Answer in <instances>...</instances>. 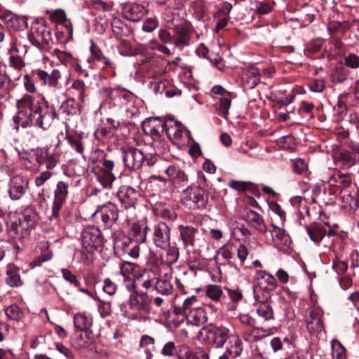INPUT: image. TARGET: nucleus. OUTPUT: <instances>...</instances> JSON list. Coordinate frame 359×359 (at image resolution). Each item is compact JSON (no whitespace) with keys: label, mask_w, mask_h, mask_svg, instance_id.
Returning <instances> with one entry per match:
<instances>
[{"label":"nucleus","mask_w":359,"mask_h":359,"mask_svg":"<svg viewBox=\"0 0 359 359\" xmlns=\"http://www.w3.org/2000/svg\"><path fill=\"white\" fill-rule=\"evenodd\" d=\"M36 161L39 164H46L48 170L53 169L59 162L60 156L48 147L37 148L34 152Z\"/></svg>","instance_id":"16"},{"label":"nucleus","mask_w":359,"mask_h":359,"mask_svg":"<svg viewBox=\"0 0 359 359\" xmlns=\"http://www.w3.org/2000/svg\"><path fill=\"white\" fill-rule=\"evenodd\" d=\"M306 229L311 240L315 243L320 242L326 234V230L319 224H311Z\"/></svg>","instance_id":"41"},{"label":"nucleus","mask_w":359,"mask_h":359,"mask_svg":"<svg viewBox=\"0 0 359 359\" xmlns=\"http://www.w3.org/2000/svg\"><path fill=\"white\" fill-rule=\"evenodd\" d=\"M85 91V83L83 81L79 79L74 81L68 90L69 94H72V95L77 97V98L83 102H84L86 97Z\"/></svg>","instance_id":"40"},{"label":"nucleus","mask_w":359,"mask_h":359,"mask_svg":"<svg viewBox=\"0 0 359 359\" xmlns=\"http://www.w3.org/2000/svg\"><path fill=\"white\" fill-rule=\"evenodd\" d=\"M180 201L191 210H203L208 203V194L201 187L191 185L182 192Z\"/></svg>","instance_id":"4"},{"label":"nucleus","mask_w":359,"mask_h":359,"mask_svg":"<svg viewBox=\"0 0 359 359\" xmlns=\"http://www.w3.org/2000/svg\"><path fill=\"white\" fill-rule=\"evenodd\" d=\"M122 153L124 164L130 170H139L144 164L148 166H151L154 164V161L152 158H147L144 153L137 148H123Z\"/></svg>","instance_id":"6"},{"label":"nucleus","mask_w":359,"mask_h":359,"mask_svg":"<svg viewBox=\"0 0 359 359\" xmlns=\"http://www.w3.org/2000/svg\"><path fill=\"white\" fill-rule=\"evenodd\" d=\"M129 306L130 309L137 312L134 314L133 318H137L142 313H147L149 311L150 302L146 294H138L135 291V294L130 295Z\"/></svg>","instance_id":"20"},{"label":"nucleus","mask_w":359,"mask_h":359,"mask_svg":"<svg viewBox=\"0 0 359 359\" xmlns=\"http://www.w3.org/2000/svg\"><path fill=\"white\" fill-rule=\"evenodd\" d=\"M187 274L188 271H184L175 278L176 286L183 293H187V292L185 291V286L188 284V280L186 279V276Z\"/></svg>","instance_id":"61"},{"label":"nucleus","mask_w":359,"mask_h":359,"mask_svg":"<svg viewBox=\"0 0 359 359\" xmlns=\"http://www.w3.org/2000/svg\"><path fill=\"white\" fill-rule=\"evenodd\" d=\"M252 184L250 182H243L238 180H231L229 187L239 191H246L251 187Z\"/></svg>","instance_id":"62"},{"label":"nucleus","mask_w":359,"mask_h":359,"mask_svg":"<svg viewBox=\"0 0 359 359\" xmlns=\"http://www.w3.org/2000/svg\"><path fill=\"white\" fill-rule=\"evenodd\" d=\"M270 233L274 245L278 248L284 250L289 248L291 244V239L284 229L273 226V229L270 230Z\"/></svg>","instance_id":"25"},{"label":"nucleus","mask_w":359,"mask_h":359,"mask_svg":"<svg viewBox=\"0 0 359 359\" xmlns=\"http://www.w3.org/2000/svg\"><path fill=\"white\" fill-rule=\"evenodd\" d=\"M332 359H346V349L337 339L332 341Z\"/></svg>","instance_id":"49"},{"label":"nucleus","mask_w":359,"mask_h":359,"mask_svg":"<svg viewBox=\"0 0 359 359\" xmlns=\"http://www.w3.org/2000/svg\"><path fill=\"white\" fill-rule=\"evenodd\" d=\"M153 241L158 248L164 249L170 245V229L165 222H159L153 229Z\"/></svg>","instance_id":"18"},{"label":"nucleus","mask_w":359,"mask_h":359,"mask_svg":"<svg viewBox=\"0 0 359 359\" xmlns=\"http://www.w3.org/2000/svg\"><path fill=\"white\" fill-rule=\"evenodd\" d=\"M60 111L67 116H74L79 112V105L75 98H69L62 103Z\"/></svg>","instance_id":"39"},{"label":"nucleus","mask_w":359,"mask_h":359,"mask_svg":"<svg viewBox=\"0 0 359 359\" xmlns=\"http://www.w3.org/2000/svg\"><path fill=\"white\" fill-rule=\"evenodd\" d=\"M149 227L147 225L133 222L130 227V234L133 236L135 243H144L147 239V233Z\"/></svg>","instance_id":"33"},{"label":"nucleus","mask_w":359,"mask_h":359,"mask_svg":"<svg viewBox=\"0 0 359 359\" xmlns=\"http://www.w3.org/2000/svg\"><path fill=\"white\" fill-rule=\"evenodd\" d=\"M83 247L90 253L101 251L104 247V238L101 231L95 226H88L81 232Z\"/></svg>","instance_id":"7"},{"label":"nucleus","mask_w":359,"mask_h":359,"mask_svg":"<svg viewBox=\"0 0 359 359\" xmlns=\"http://www.w3.org/2000/svg\"><path fill=\"white\" fill-rule=\"evenodd\" d=\"M119 220L122 222L130 224L133 222L136 218V208L135 206H122V209H118Z\"/></svg>","instance_id":"42"},{"label":"nucleus","mask_w":359,"mask_h":359,"mask_svg":"<svg viewBox=\"0 0 359 359\" xmlns=\"http://www.w3.org/2000/svg\"><path fill=\"white\" fill-rule=\"evenodd\" d=\"M140 194L131 187L123 186L118 191L121 206H135Z\"/></svg>","instance_id":"24"},{"label":"nucleus","mask_w":359,"mask_h":359,"mask_svg":"<svg viewBox=\"0 0 359 359\" xmlns=\"http://www.w3.org/2000/svg\"><path fill=\"white\" fill-rule=\"evenodd\" d=\"M344 64L352 69H357L359 67V57L353 53L349 54L344 58Z\"/></svg>","instance_id":"64"},{"label":"nucleus","mask_w":359,"mask_h":359,"mask_svg":"<svg viewBox=\"0 0 359 359\" xmlns=\"http://www.w3.org/2000/svg\"><path fill=\"white\" fill-rule=\"evenodd\" d=\"M1 19L8 28L20 31L28 27L26 16H20L12 13H8L1 16Z\"/></svg>","instance_id":"22"},{"label":"nucleus","mask_w":359,"mask_h":359,"mask_svg":"<svg viewBox=\"0 0 359 359\" xmlns=\"http://www.w3.org/2000/svg\"><path fill=\"white\" fill-rule=\"evenodd\" d=\"M348 122L355 126V130L353 131V135L359 142V114L357 112L351 113L348 116Z\"/></svg>","instance_id":"58"},{"label":"nucleus","mask_w":359,"mask_h":359,"mask_svg":"<svg viewBox=\"0 0 359 359\" xmlns=\"http://www.w3.org/2000/svg\"><path fill=\"white\" fill-rule=\"evenodd\" d=\"M61 273L62 278L70 284L73 285L75 287H80L81 283L77 279L76 276L68 269H62Z\"/></svg>","instance_id":"56"},{"label":"nucleus","mask_w":359,"mask_h":359,"mask_svg":"<svg viewBox=\"0 0 359 359\" xmlns=\"http://www.w3.org/2000/svg\"><path fill=\"white\" fill-rule=\"evenodd\" d=\"M167 127V123L159 118L150 117L142 122V128L144 133L152 137L154 141L160 140L161 133Z\"/></svg>","instance_id":"14"},{"label":"nucleus","mask_w":359,"mask_h":359,"mask_svg":"<svg viewBox=\"0 0 359 359\" xmlns=\"http://www.w3.org/2000/svg\"><path fill=\"white\" fill-rule=\"evenodd\" d=\"M37 217L35 213L25 212L10 215L7 223V232L13 238L22 240L27 237L35 227Z\"/></svg>","instance_id":"1"},{"label":"nucleus","mask_w":359,"mask_h":359,"mask_svg":"<svg viewBox=\"0 0 359 359\" xmlns=\"http://www.w3.org/2000/svg\"><path fill=\"white\" fill-rule=\"evenodd\" d=\"M35 79L32 73L30 74H25L23 77V86L28 94L34 93L36 92V88L34 81Z\"/></svg>","instance_id":"57"},{"label":"nucleus","mask_w":359,"mask_h":359,"mask_svg":"<svg viewBox=\"0 0 359 359\" xmlns=\"http://www.w3.org/2000/svg\"><path fill=\"white\" fill-rule=\"evenodd\" d=\"M69 183L67 181H59L54 191V201L52 208V217L57 218L61 208L65 203L69 194Z\"/></svg>","instance_id":"13"},{"label":"nucleus","mask_w":359,"mask_h":359,"mask_svg":"<svg viewBox=\"0 0 359 359\" xmlns=\"http://www.w3.org/2000/svg\"><path fill=\"white\" fill-rule=\"evenodd\" d=\"M52 257V251L48 248H46V249L39 256L30 262L29 266L32 269L41 266L43 262L50 260Z\"/></svg>","instance_id":"48"},{"label":"nucleus","mask_w":359,"mask_h":359,"mask_svg":"<svg viewBox=\"0 0 359 359\" xmlns=\"http://www.w3.org/2000/svg\"><path fill=\"white\" fill-rule=\"evenodd\" d=\"M245 220L251 224L255 229L261 233H265L267 231L266 225L261 215L254 210H248L244 216Z\"/></svg>","instance_id":"30"},{"label":"nucleus","mask_w":359,"mask_h":359,"mask_svg":"<svg viewBox=\"0 0 359 359\" xmlns=\"http://www.w3.org/2000/svg\"><path fill=\"white\" fill-rule=\"evenodd\" d=\"M348 71L344 67L337 68L335 72L331 74V79L333 83H342L347 79Z\"/></svg>","instance_id":"54"},{"label":"nucleus","mask_w":359,"mask_h":359,"mask_svg":"<svg viewBox=\"0 0 359 359\" xmlns=\"http://www.w3.org/2000/svg\"><path fill=\"white\" fill-rule=\"evenodd\" d=\"M243 83L248 89L255 88L261 81V74L259 69L253 66L248 67L243 75Z\"/></svg>","instance_id":"26"},{"label":"nucleus","mask_w":359,"mask_h":359,"mask_svg":"<svg viewBox=\"0 0 359 359\" xmlns=\"http://www.w3.org/2000/svg\"><path fill=\"white\" fill-rule=\"evenodd\" d=\"M93 341L92 331L80 332L72 339V344L76 348L81 349L89 346Z\"/></svg>","instance_id":"32"},{"label":"nucleus","mask_w":359,"mask_h":359,"mask_svg":"<svg viewBox=\"0 0 359 359\" xmlns=\"http://www.w3.org/2000/svg\"><path fill=\"white\" fill-rule=\"evenodd\" d=\"M148 12L149 10L146 6L137 2H128L122 6L123 18L134 22L141 21Z\"/></svg>","instance_id":"11"},{"label":"nucleus","mask_w":359,"mask_h":359,"mask_svg":"<svg viewBox=\"0 0 359 359\" xmlns=\"http://www.w3.org/2000/svg\"><path fill=\"white\" fill-rule=\"evenodd\" d=\"M66 140L69 146L76 151L79 154H83L84 151V144L81 138L74 137L73 135L67 134L66 135Z\"/></svg>","instance_id":"47"},{"label":"nucleus","mask_w":359,"mask_h":359,"mask_svg":"<svg viewBox=\"0 0 359 359\" xmlns=\"http://www.w3.org/2000/svg\"><path fill=\"white\" fill-rule=\"evenodd\" d=\"M223 292L219 285H208L206 287L205 294L206 296L215 302H218Z\"/></svg>","instance_id":"50"},{"label":"nucleus","mask_w":359,"mask_h":359,"mask_svg":"<svg viewBox=\"0 0 359 359\" xmlns=\"http://www.w3.org/2000/svg\"><path fill=\"white\" fill-rule=\"evenodd\" d=\"M173 32V43L176 48L182 50L189 45L191 34L190 25L188 22H184L175 25Z\"/></svg>","instance_id":"15"},{"label":"nucleus","mask_w":359,"mask_h":359,"mask_svg":"<svg viewBox=\"0 0 359 359\" xmlns=\"http://www.w3.org/2000/svg\"><path fill=\"white\" fill-rule=\"evenodd\" d=\"M257 286L264 291H271L277 286L276 280L272 275L261 271L257 273Z\"/></svg>","instance_id":"27"},{"label":"nucleus","mask_w":359,"mask_h":359,"mask_svg":"<svg viewBox=\"0 0 359 359\" xmlns=\"http://www.w3.org/2000/svg\"><path fill=\"white\" fill-rule=\"evenodd\" d=\"M323 311L317 307H309L306 309L304 320L307 331L313 335H317L324 330L323 320Z\"/></svg>","instance_id":"9"},{"label":"nucleus","mask_w":359,"mask_h":359,"mask_svg":"<svg viewBox=\"0 0 359 359\" xmlns=\"http://www.w3.org/2000/svg\"><path fill=\"white\" fill-rule=\"evenodd\" d=\"M257 313L259 317L264 320H269L273 318V311L271 306L266 301H262L257 307Z\"/></svg>","instance_id":"46"},{"label":"nucleus","mask_w":359,"mask_h":359,"mask_svg":"<svg viewBox=\"0 0 359 359\" xmlns=\"http://www.w3.org/2000/svg\"><path fill=\"white\" fill-rule=\"evenodd\" d=\"M90 51L92 56L97 61L102 62L105 67L111 69L115 68L114 62L110 59L106 57L100 48L96 46L93 41L91 42Z\"/></svg>","instance_id":"37"},{"label":"nucleus","mask_w":359,"mask_h":359,"mask_svg":"<svg viewBox=\"0 0 359 359\" xmlns=\"http://www.w3.org/2000/svg\"><path fill=\"white\" fill-rule=\"evenodd\" d=\"M339 160L341 161L343 165L347 168L354 165L356 163L355 158L348 151H344L341 153Z\"/></svg>","instance_id":"59"},{"label":"nucleus","mask_w":359,"mask_h":359,"mask_svg":"<svg viewBox=\"0 0 359 359\" xmlns=\"http://www.w3.org/2000/svg\"><path fill=\"white\" fill-rule=\"evenodd\" d=\"M32 74L41 85L53 88H57L61 78V73L57 69L50 71L35 69L32 71Z\"/></svg>","instance_id":"12"},{"label":"nucleus","mask_w":359,"mask_h":359,"mask_svg":"<svg viewBox=\"0 0 359 359\" xmlns=\"http://www.w3.org/2000/svg\"><path fill=\"white\" fill-rule=\"evenodd\" d=\"M38 106V100L30 94H25L21 98L17 100L16 107L17 114L13 117L15 128L18 130L19 127L25 128L33 124V116L35 114V109Z\"/></svg>","instance_id":"3"},{"label":"nucleus","mask_w":359,"mask_h":359,"mask_svg":"<svg viewBox=\"0 0 359 359\" xmlns=\"http://www.w3.org/2000/svg\"><path fill=\"white\" fill-rule=\"evenodd\" d=\"M330 183L332 185L339 187L341 189L346 188L351 184V177L349 175L343 174L337 171L331 177Z\"/></svg>","instance_id":"38"},{"label":"nucleus","mask_w":359,"mask_h":359,"mask_svg":"<svg viewBox=\"0 0 359 359\" xmlns=\"http://www.w3.org/2000/svg\"><path fill=\"white\" fill-rule=\"evenodd\" d=\"M136 268V264L130 262H125L121 265V273L125 280H130L131 276L134 275Z\"/></svg>","instance_id":"53"},{"label":"nucleus","mask_w":359,"mask_h":359,"mask_svg":"<svg viewBox=\"0 0 359 359\" xmlns=\"http://www.w3.org/2000/svg\"><path fill=\"white\" fill-rule=\"evenodd\" d=\"M231 101L229 98L222 97L218 103L217 110L219 115L225 119H227L229 115V109L231 107Z\"/></svg>","instance_id":"52"},{"label":"nucleus","mask_w":359,"mask_h":359,"mask_svg":"<svg viewBox=\"0 0 359 359\" xmlns=\"http://www.w3.org/2000/svg\"><path fill=\"white\" fill-rule=\"evenodd\" d=\"M332 268L339 276H341L346 272L348 264L344 261L336 259L333 261Z\"/></svg>","instance_id":"63"},{"label":"nucleus","mask_w":359,"mask_h":359,"mask_svg":"<svg viewBox=\"0 0 359 359\" xmlns=\"http://www.w3.org/2000/svg\"><path fill=\"white\" fill-rule=\"evenodd\" d=\"M188 323L195 326H200L206 322L208 317L204 309L200 306L195 308L192 312L186 318Z\"/></svg>","instance_id":"35"},{"label":"nucleus","mask_w":359,"mask_h":359,"mask_svg":"<svg viewBox=\"0 0 359 359\" xmlns=\"http://www.w3.org/2000/svg\"><path fill=\"white\" fill-rule=\"evenodd\" d=\"M30 43L41 51H49L53 44L51 29L43 18H36L32 23L28 34Z\"/></svg>","instance_id":"2"},{"label":"nucleus","mask_w":359,"mask_h":359,"mask_svg":"<svg viewBox=\"0 0 359 359\" xmlns=\"http://www.w3.org/2000/svg\"><path fill=\"white\" fill-rule=\"evenodd\" d=\"M198 306L197 297L193 295L187 297L182 302L175 300L172 306V312L177 316L187 318Z\"/></svg>","instance_id":"21"},{"label":"nucleus","mask_w":359,"mask_h":359,"mask_svg":"<svg viewBox=\"0 0 359 359\" xmlns=\"http://www.w3.org/2000/svg\"><path fill=\"white\" fill-rule=\"evenodd\" d=\"M29 188L28 180L21 175L13 177L9 183L8 194L13 201L20 200Z\"/></svg>","instance_id":"17"},{"label":"nucleus","mask_w":359,"mask_h":359,"mask_svg":"<svg viewBox=\"0 0 359 359\" xmlns=\"http://www.w3.org/2000/svg\"><path fill=\"white\" fill-rule=\"evenodd\" d=\"M198 337L203 341L213 344L217 347H222L229 337V330L224 327L210 324L199 331Z\"/></svg>","instance_id":"8"},{"label":"nucleus","mask_w":359,"mask_h":359,"mask_svg":"<svg viewBox=\"0 0 359 359\" xmlns=\"http://www.w3.org/2000/svg\"><path fill=\"white\" fill-rule=\"evenodd\" d=\"M33 116V124L43 130H48L53 125L56 118V113L49 108L47 101L44 97L38 100V106Z\"/></svg>","instance_id":"5"},{"label":"nucleus","mask_w":359,"mask_h":359,"mask_svg":"<svg viewBox=\"0 0 359 359\" xmlns=\"http://www.w3.org/2000/svg\"><path fill=\"white\" fill-rule=\"evenodd\" d=\"M8 65L9 67L20 72L25 67L26 63L21 56L11 54L8 60Z\"/></svg>","instance_id":"51"},{"label":"nucleus","mask_w":359,"mask_h":359,"mask_svg":"<svg viewBox=\"0 0 359 359\" xmlns=\"http://www.w3.org/2000/svg\"><path fill=\"white\" fill-rule=\"evenodd\" d=\"M46 13L49 15L51 21L57 23L61 28H65V33L71 35L73 33V29L71 22L67 19L66 13L64 10L57 8L54 11H47Z\"/></svg>","instance_id":"23"},{"label":"nucleus","mask_w":359,"mask_h":359,"mask_svg":"<svg viewBox=\"0 0 359 359\" xmlns=\"http://www.w3.org/2000/svg\"><path fill=\"white\" fill-rule=\"evenodd\" d=\"M97 177L103 187L106 189H111L113 182L116 179L111 171H107L101 169L98 172Z\"/></svg>","instance_id":"43"},{"label":"nucleus","mask_w":359,"mask_h":359,"mask_svg":"<svg viewBox=\"0 0 359 359\" xmlns=\"http://www.w3.org/2000/svg\"><path fill=\"white\" fill-rule=\"evenodd\" d=\"M177 356L179 359H208L205 353L203 352L200 353V355H194L190 348L186 345L179 346Z\"/></svg>","instance_id":"44"},{"label":"nucleus","mask_w":359,"mask_h":359,"mask_svg":"<svg viewBox=\"0 0 359 359\" xmlns=\"http://www.w3.org/2000/svg\"><path fill=\"white\" fill-rule=\"evenodd\" d=\"M6 283L11 287H18L23 285L19 273V269L14 266H9L6 271Z\"/></svg>","instance_id":"34"},{"label":"nucleus","mask_w":359,"mask_h":359,"mask_svg":"<svg viewBox=\"0 0 359 359\" xmlns=\"http://www.w3.org/2000/svg\"><path fill=\"white\" fill-rule=\"evenodd\" d=\"M12 89L11 78L6 74L0 76V99L9 97Z\"/></svg>","instance_id":"45"},{"label":"nucleus","mask_w":359,"mask_h":359,"mask_svg":"<svg viewBox=\"0 0 359 359\" xmlns=\"http://www.w3.org/2000/svg\"><path fill=\"white\" fill-rule=\"evenodd\" d=\"M168 137L172 140H178L182 137L183 134H186L187 131L183 128L182 124L175 122L172 125L169 126L167 123V127L164 128Z\"/></svg>","instance_id":"36"},{"label":"nucleus","mask_w":359,"mask_h":359,"mask_svg":"<svg viewBox=\"0 0 359 359\" xmlns=\"http://www.w3.org/2000/svg\"><path fill=\"white\" fill-rule=\"evenodd\" d=\"M158 26V21L156 18H147L142 25V30L145 32H152Z\"/></svg>","instance_id":"60"},{"label":"nucleus","mask_w":359,"mask_h":359,"mask_svg":"<svg viewBox=\"0 0 359 359\" xmlns=\"http://www.w3.org/2000/svg\"><path fill=\"white\" fill-rule=\"evenodd\" d=\"M180 239L182 241L184 246L193 247L196 241V235L198 233V229L192 226H179Z\"/></svg>","instance_id":"29"},{"label":"nucleus","mask_w":359,"mask_h":359,"mask_svg":"<svg viewBox=\"0 0 359 359\" xmlns=\"http://www.w3.org/2000/svg\"><path fill=\"white\" fill-rule=\"evenodd\" d=\"M172 269L170 266H164L161 268L160 275L156 282L155 288L158 292L163 295H168L172 292L171 283Z\"/></svg>","instance_id":"19"},{"label":"nucleus","mask_w":359,"mask_h":359,"mask_svg":"<svg viewBox=\"0 0 359 359\" xmlns=\"http://www.w3.org/2000/svg\"><path fill=\"white\" fill-rule=\"evenodd\" d=\"M74 324L78 332L91 331L93 318L90 315L84 313H78L74 316Z\"/></svg>","instance_id":"31"},{"label":"nucleus","mask_w":359,"mask_h":359,"mask_svg":"<svg viewBox=\"0 0 359 359\" xmlns=\"http://www.w3.org/2000/svg\"><path fill=\"white\" fill-rule=\"evenodd\" d=\"M259 328H253L245 330L243 333V338L248 342H255L262 339V336L259 334Z\"/></svg>","instance_id":"55"},{"label":"nucleus","mask_w":359,"mask_h":359,"mask_svg":"<svg viewBox=\"0 0 359 359\" xmlns=\"http://www.w3.org/2000/svg\"><path fill=\"white\" fill-rule=\"evenodd\" d=\"M165 172L175 184L184 185L188 182V176L178 165H170Z\"/></svg>","instance_id":"28"},{"label":"nucleus","mask_w":359,"mask_h":359,"mask_svg":"<svg viewBox=\"0 0 359 359\" xmlns=\"http://www.w3.org/2000/svg\"><path fill=\"white\" fill-rule=\"evenodd\" d=\"M118 208L111 202H107L104 205L97 206L93 217L100 218L106 227H111L119 220Z\"/></svg>","instance_id":"10"}]
</instances>
